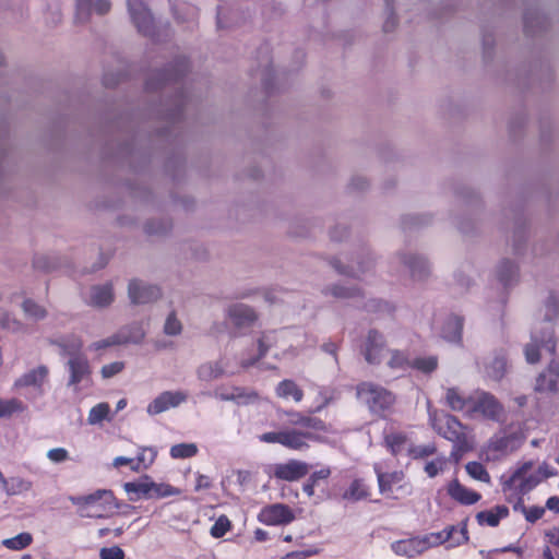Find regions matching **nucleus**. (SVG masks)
<instances>
[{
	"label": "nucleus",
	"instance_id": "obj_21",
	"mask_svg": "<svg viewBox=\"0 0 559 559\" xmlns=\"http://www.w3.org/2000/svg\"><path fill=\"white\" fill-rule=\"evenodd\" d=\"M108 0H76V19L86 22L94 11L97 14H105L110 10Z\"/></svg>",
	"mask_w": 559,
	"mask_h": 559
},
{
	"label": "nucleus",
	"instance_id": "obj_20",
	"mask_svg": "<svg viewBox=\"0 0 559 559\" xmlns=\"http://www.w3.org/2000/svg\"><path fill=\"white\" fill-rule=\"evenodd\" d=\"M447 491L453 500L464 506L475 504L481 498L478 492L463 486L457 479H453L448 484Z\"/></svg>",
	"mask_w": 559,
	"mask_h": 559
},
{
	"label": "nucleus",
	"instance_id": "obj_46",
	"mask_svg": "<svg viewBox=\"0 0 559 559\" xmlns=\"http://www.w3.org/2000/svg\"><path fill=\"white\" fill-rule=\"evenodd\" d=\"M150 486H151V488H150L148 499L165 498V497L175 496V495L180 493L179 489H177L168 484H163V483L158 484V483L151 481Z\"/></svg>",
	"mask_w": 559,
	"mask_h": 559
},
{
	"label": "nucleus",
	"instance_id": "obj_50",
	"mask_svg": "<svg viewBox=\"0 0 559 559\" xmlns=\"http://www.w3.org/2000/svg\"><path fill=\"white\" fill-rule=\"evenodd\" d=\"M466 473L474 479L490 483V475L479 462H468L465 466Z\"/></svg>",
	"mask_w": 559,
	"mask_h": 559
},
{
	"label": "nucleus",
	"instance_id": "obj_27",
	"mask_svg": "<svg viewBox=\"0 0 559 559\" xmlns=\"http://www.w3.org/2000/svg\"><path fill=\"white\" fill-rule=\"evenodd\" d=\"M385 444L392 454L411 453L413 443L402 432H393L385 436Z\"/></svg>",
	"mask_w": 559,
	"mask_h": 559
},
{
	"label": "nucleus",
	"instance_id": "obj_32",
	"mask_svg": "<svg viewBox=\"0 0 559 559\" xmlns=\"http://www.w3.org/2000/svg\"><path fill=\"white\" fill-rule=\"evenodd\" d=\"M276 395L281 399L288 400L292 397L296 403H299L304 397L302 390L293 380H283L276 386Z\"/></svg>",
	"mask_w": 559,
	"mask_h": 559
},
{
	"label": "nucleus",
	"instance_id": "obj_23",
	"mask_svg": "<svg viewBox=\"0 0 559 559\" xmlns=\"http://www.w3.org/2000/svg\"><path fill=\"white\" fill-rule=\"evenodd\" d=\"M392 550L400 556L415 557L426 551V544L423 537L397 540L392 544Z\"/></svg>",
	"mask_w": 559,
	"mask_h": 559
},
{
	"label": "nucleus",
	"instance_id": "obj_56",
	"mask_svg": "<svg viewBox=\"0 0 559 559\" xmlns=\"http://www.w3.org/2000/svg\"><path fill=\"white\" fill-rule=\"evenodd\" d=\"M468 540V533H467V524L466 522H462L459 526H456V532L451 536V539H449L448 547L454 548L457 546H461Z\"/></svg>",
	"mask_w": 559,
	"mask_h": 559
},
{
	"label": "nucleus",
	"instance_id": "obj_44",
	"mask_svg": "<svg viewBox=\"0 0 559 559\" xmlns=\"http://www.w3.org/2000/svg\"><path fill=\"white\" fill-rule=\"evenodd\" d=\"M331 475L330 467H323L319 471L313 472L308 480L304 484L302 490L308 497H312L314 495V487L319 480H323L329 478Z\"/></svg>",
	"mask_w": 559,
	"mask_h": 559
},
{
	"label": "nucleus",
	"instance_id": "obj_57",
	"mask_svg": "<svg viewBox=\"0 0 559 559\" xmlns=\"http://www.w3.org/2000/svg\"><path fill=\"white\" fill-rule=\"evenodd\" d=\"M182 331V324L180 320L177 318L176 313L170 312L164 323V333L166 335L176 336L179 335Z\"/></svg>",
	"mask_w": 559,
	"mask_h": 559
},
{
	"label": "nucleus",
	"instance_id": "obj_37",
	"mask_svg": "<svg viewBox=\"0 0 559 559\" xmlns=\"http://www.w3.org/2000/svg\"><path fill=\"white\" fill-rule=\"evenodd\" d=\"M226 401H233L238 405L255 404L260 401L258 392L242 388H234V396H223Z\"/></svg>",
	"mask_w": 559,
	"mask_h": 559
},
{
	"label": "nucleus",
	"instance_id": "obj_59",
	"mask_svg": "<svg viewBox=\"0 0 559 559\" xmlns=\"http://www.w3.org/2000/svg\"><path fill=\"white\" fill-rule=\"evenodd\" d=\"M231 527V523L227 516H219L211 527V535L215 538L223 537Z\"/></svg>",
	"mask_w": 559,
	"mask_h": 559
},
{
	"label": "nucleus",
	"instance_id": "obj_51",
	"mask_svg": "<svg viewBox=\"0 0 559 559\" xmlns=\"http://www.w3.org/2000/svg\"><path fill=\"white\" fill-rule=\"evenodd\" d=\"M373 267V260L368 257L366 261H358L357 266H350L349 271H345L335 264V269H337L341 273L348 274L354 277H361L366 273L370 272Z\"/></svg>",
	"mask_w": 559,
	"mask_h": 559
},
{
	"label": "nucleus",
	"instance_id": "obj_45",
	"mask_svg": "<svg viewBox=\"0 0 559 559\" xmlns=\"http://www.w3.org/2000/svg\"><path fill=\"white\" fill-rule=\"evenodd\" d=\"M33 542V537L29 533L23 532L12 538L2 540V545L11 550H21L26 548Z\"/></svg>",
	"mask_w": 559,
	"mask_h": 559
},
{
	"label": "nucleus",
	"instance_id": "obj_34",
	"mask_svg": "<svg viewBox=\"0 0 559 559\" xmlns=\"http://www.w3.org/2000/svg\"><path fill=\"white\" fill-rule=\"evenodd\" d=\"M378 477L379 488L382 493H390L393 490V486L400 484L404 479L402 472L382 473L376 467Z\"/></svg>",
	"mask_w": 559,
	"mask_h": 559
},
{
	"label": "nucleus",
	"instance_id": "obj_39",
	"mask_svg": "<svg viewBox=\"0 0 559 559\" xmlns=\"http://www.w3.org/2000/svg\"><path fill=\"white\" fill-rule=\"evenodd\" d=\"M369 495L368 487L361 479H355L344 491L343 499L352 502L367 498Z\"/></svg>",
	"mask_w": 559,
	"mask_h": 559
},
{
	"label": "nucleus",
	"instance_id": "obj_15",
	"mask_svg": "<svg viewBox=\"0 0 559 559\" xmlns=\"http://www.w3.org/2000/svg\"><path fill=\"white\" fill-rule=\"evenodd\" d=\"M273 476L280 480L296 481L309 473V465L298 460L273 465Z\"/></svg>",
	"mask_w": 559,
	"mask_h": 559
},
{
	"label": "nucleus",
	"instance_id": "obj_12",
	"mask_svg": "<svg viewBox=\"0 0 559 559\" xmlns=\"http://www.w3.org/2000/svg\"><path fill=\"white\" fill-rule=\"evenodd\" d=\"M187 400L188 393L185 391H164L147 405L146 411L150 415H157L179 406Z\"/></svg>",
	"mask_w": 559,
	"mask_h": 559
},
{
	"label": "nucleus",
	"instance_id": "obj_14",
	"mask_svg": "<svg viewBox=\"0 0 559 559\" xmlns=\"http://www.w3.org/2000/svg\"><path fill=\"white\" fill-rule=\"evenodd\" d=\"M294 520L295 515L293 510L283 503L266 506L259 514V521L265 525H285Z\"/></svg>",
	"mask_w": 559,
	"mask_h": 559
},
{
	"label": "nucleus",
	"instance_id": "obj_43",
	"mask_svg": "<svg viewBox=\"0 0 559 559\" xmlns=\"http://www.w3.org/2000/svg\"><path fill=\"white\" fill-rule=\"evenodd\" d=\"M22 310L24 312V316L32 321H39L46 318L47 311L46 309L35 302L32 299H25L22 302Z\"/></svg>",
	"mask_w": 559,
	"mask_h": 559
},
{
	"label": "nucleus",
	"instance_id": "obj_30",
	"mask_svg": "<svg viewBox=\"0 0 559 559\" xmlns=\"http://www.w3.org/2000/svg\"><path fill=\"white\" fill-rule=\"evenodd\" d=\"M58 345L61 348V354L67 356L68 358H72L75 356H84L82 354L83 342L80 336H64L60 338Z\"/></svg>",
	"mask_w": 559,
	"mask_h": 559
},
{
	"label": "nucleus",
	"instance_id": "obj_24",
	"mask_svg": "<svg viewBox=\"0 0 559 559\" xmlns=\"http://www.w3.org/2000/svg\"><path fill=\"white\" fill-rule=\"evenodd\" d=\"M474 395L465 396L459 389L449 388L445 392V403L454 412L471 414Z\"/></svg>",
	"mask_w": 559,
	"mask_h": 559
},
{
	"label": "nucleus",
	"instance_id": "obj_54",
	"mask_svg": "<svg viewBox=\"0 0 559 559\" xmlns=\"http://www.w3.org/2000/svg\"><path fill=\"white\" fill-rule=\"evenodd\" d=\"M447 465L448 459L445 456H438L435 460L427 462L425 464L424 471L430 478H433L442 473Z\"/></svg>",
	"mask_w": 559,
	"mask_h": 559
},
{
	"label": "nucleus",
	"instance_id": "obj_58",
	"mask_svg": "<svg viewBox=\"0 0 559 559\" xmlns=\"http://www.w3.org/2000/svg\"><path fill=\"white\" fill-rule=\"evenodd\" d=\"M121 334H114L107 338L93 342L88 348L90 350L99 352L115 345H121Z\"/></svg>",
	"mask_w": 559,
	"mask_h": 559
},
{
	"label": "nucleus",
	"instance_id": "obj_29",
	"mask_svg": "<svg viewBox=\"0 0 559 559\" xmlns=\"http://www.w3.org/2000/svg\"><path fill=\"white\" fill-rule=\"evenodd\" d=\"M463 321L457 316H452L447 319L443 324L441 335L444 340L451 343H459L462 337Z\"/></svg>",
	"mask_w": 559,
	"mask_h": 559
},
{
	"label": "nucleus",
	"instance_id": "obj_47",
	"mask_svg": "<svg viewBox=\"0 0 559 559\" xmlns=\"http://www.w3.org/2000/svg\"><path fill=\"white\" fill-rule=\"evenodd\" d=\"M156 451L152 448H143L136 456V463L131 466L132 471L139 472L142 468H147L153 464L156 457Z\"/></svg>",
	"mask_w": 559,
	"mask_h": 559
},
{
	"label": "nucleus",
	"instance_id": "obj_40",
	"mask_svg": "<svg viewBox=\"0 0 559 559\" xmlns=\"http://www.w3.org/2000/svg\"><path fill=\"white\" fill-rule=\"evenodd\" d=\"M118 334H121V344H140L145 337V330L141 324L134 323L121 330Z\"/></svg>",
	"mask_w": 559,
	"mask_h": 559
},
{
	"label": "nucleus",
	"instance_id": "obj_38",
	"mask_svg": "<svg viewBox=\"0 0 559 559\" xmlns=\"http://www.w3.org/2000/svg\"><path fill=\"white\" fill-rule=\"evenodd\" d=\"M485 370L489 378L496 381L502 379L507 371V360L504 356H497L491 358L486 362Z\"/></svg>",
	"mask_w": 559,
	"mask_h": 559
},
{
	"label": "nucleus",
	"instance_id": "obj_64",
	"mask_svg": "<svg viewBox=\"0 0 559 559\" xmlns=\"http://www.w3.org/2000/svg\"><path fill=\"white\" fill-rule=\"evenodd\" d=\"M47 457L52 463H62L69 460V452L64 448H53L47 452Z\"/></svg>",
	"mask_w": 559,
	"mask_h": 559
},
{
	"label": "nucleus",
	"instance_id": "obj_28",
	"mask_svg": "<svg viewBox=\"0 0 559 559\" xmlns=\"http://www.w3.org/2000/svg\"><path fill=\"white\" fill-rule=\"evenodd\" d=\"M383 362L393 371H405L411 367V359L407 353L401 349L390 348Z\"/></svg>",
	"mask_w": 559,
	"mask_h": 559
},
{
	"label": "nucleus",
	"instance_id": "obj_8",
	"mask_svg": "<svg viewBox=\"0 0 559 559\" xmlns=\"http://www.w3.org/2000/svg\"><path fill=\"white\" fill-rule=\"evenodd\" d=\"M388 350L390 348L385 345L384 336L376 330H370L361 348L365 360L369 365H380L384 361Z\"/></svg>",
	"mask_w": 559,
	"mask_h": 559
},
{
	"label": "nucleus",
	"instance_id": "obj_49",
	"mask_svg": "<svg viewBox=\"0 0 559 559\" xmlns=\"http://www.w3.org/2000/svg\"><path fill=\"white\" fill-rule=\"evenodd\" d=\"M411 367L424 373H430L438 367V358L436 356L418 357L411 360Z\"/></svg>",
	"mask_w": 559,
	"mask_h": 559
},
{
	"label": "nucleus",
	"instance_id": "obj_19",
	"mask_svg": "<svg viewBox=\"0 0 559 559\" xmlns=\"http://www.w3.org/2000/svg\"><path fill=\"white\" fill-rule=\"evenodd\" d=\"M86 298V302L95 308H105L111 305L114 301L115 295L112 290V285L110 283H105L102 285L92 286L88 290Z\"/></svg>",
	"mask_w": 559,
	"mask_h": 559
},
{
	"label": "nucleus",
	"instance_id": "obj_63",
	"mask_svg": "<svg viewBox=\"0 0 559 559\" xmlns=\"http://www.w3.org/2000/svg\"><path fill=\"white\" fill-rule=\"evenodd\" d=\"M99 557L100 559H123L124 551L118 546L105 547L100 549Z\"/></svg>",
	"mask_w": 559,
	"mask_h": 559
},
{
	"label": "nucleus",
	"instance_id": "obj_3",
	"mask_svg": "<svg viewBox=\"0 0 559 559\" xmlns=\"http://www.w3.org/2000/svg\"><path fill=\"white\" fill-rule=\"evenodd\" d=\"M544 319L547 325L540 331L535 328L532 332L531 342L525 346L524 354L528 364L539 361V349L545 348L550 354H555L556 342L554 340V331L551 323L559 316V296L550 294L544 304Z\"/></svg>",
	"mask_w": 559,
	"mask_h": 559
},
{
	"label": "nucleus",
	"instance_id": "obj_33",
	"mask_svg": "<svg viewBox=\"0 0 559 559\" xmlns=\"http://www.w3.org/2000/svg\"><path fill=\"white\" fill-rule=\"evenodd\" d=\"M286 331H267L262 333L258 340L259 357L265 356V354L274 346H277L278 342L286 335Z\"/></svg>",
	"mask_w": 559,
	"mask_h": 559
},
{
	"label": "nucleus",
	"instance_id": "obj_48",
	"mask_svg": "<svg viewBox=\"0 0 559 559\" xmlns=\"http://www.w3.org/2000/svg\"><path fill=\"white\" fill-rule=\"evenodd\" d=\"M25 409L24 404L17 399H0V418L10 417L14 413Z\"/></svg>",
	"mask_w": 559,
	"mask_h": 559
},
{
	"label": "nucleus",
	"instance_id": "obj_10",
	"mask_svg": "<svg viewBox=\"0 0 559 559\" xmlns=\"http://www.w3.org/2000/svg\"><path fill=\"white\" fill-rule=\"evenodd\" d=\"M480 413L491 420H499L503 415V406L488 392H476L471 407V414Z\"/></svg>",
	"mask_w": 559,
	"mask_h": 559
},
{
	"label": "nucleus",
	"instance_id": "obj_11",
	"mask_svg": "<svg viewBox=\"0 0 559 559\" xmlns=\"http://www.w3.org/2000/svg\"><path fill=\"white\" fill-rule=\"evenodd\" d=\"M49 369L40 365L20 376L13 383L15 390L34 388L40 395L44 394V385L48 382Z\"/></svg>",
	"mask_w": 559,
	"mask_h": 559
},
{
	"label": "nucleus",
	"instance_id": "obj_42",
	"mask_svg": "<svg viewBox=\"0 0 559 559\" xmlns=\"http://www.w3.org/2000/svg\"><path fill=\"white\" fill-rule=\"evenodd\" d=\"M110 414V406L108 403L102 402L96 404L90 409L88 416H87V423L90 425H98L105 419L111 420Z\"/></svg>",
	"mask_w": 559,
	"mask_h": 559
},
{
	"label": "nucleus",
	"instance_id": "obj_55",
	"mask_svg": "<svg viewBox=\"0 0 559 559\" xmlns=\"http://www.w3.org/2000/svg\"><path fill=\"white\" fill-rule=\"evenodd\" d=\"M324 294H330L335 298L349 299L359 295V290L344 285H335L333 287L326 288Z\"/></svg>",
	"mask_w": 559,
	"mask_h": 559
},
{
	"label": "nucleus",
	"instance_id": "obj_60",
	"mask_svg": "<svg viewBox=\"0 0 559 559\" xmlns=\"http://www.w3.org/2000/svg\"><path fill=\"white\" fill-rule=\"evenodd\" d=\"M124 368V364L122 361H115L107 365H104L100 369V374L104 379H109L118 373H120Z\"/></svg>",
	"mask_w": 559,
	"mask_h": 559
},
{
	"label": "nucleus",
	"instance_id": "obj_22",
	"mask_svg": "<svg viewBox=\"0 0 559 559\" xmlns=\"http://www.w3.org/2000/svg\"><path fill=\"white\" fill-rule=\"evenodd\" d=\"M397 259L405 265L415 280H424L429 274V264L421 257L415 254H400Z\"/></svg>",
	"mask_w": 559,
	"mask_h": 559
},
{
	"label": "nucleus",
	"instance_id": "obj_52",
	"mask_svg": "<svg viewBox=\"0 0 559 559\" xmlns=\"http://www.w3.org/2000/svg\"><path fill=\"white\" fill-rule=\"evenodd\" d=\"M198 453V448L194 443H179L170 449V455L174 459H188Z\"/></svg>",
	"mask_w": 559,
	"mask_h": 559
},
{
	"label": "nucleus",
	"instance_id": "obj_36",
	"mask_svg": "<svg viewBox=\"0 0 559 559\" xmlns=\"http://www.w3.org/2000/svg\"><path fill=\"white\" fill-rule=\"evenodd\" d=\"M512 502H513V510L515 512L522 513L524 515L525 520L530 523H535L545 513V508H543V507L534 506V507L526 508L523 504L522 498L513 499Z\"/></svg>",
	"mask_w": 559,
	"mask_h": 559
},
{
	"label": "nucleus",
	"instance_id": "obj_41",
	"mask_svg": "<svg viewBox=\"0 0 559 559\" xmlns=\"http://www.w3.org/2000/svg\"><path fill=\"white\" fill-rule=\"evenodd\" d=\"M151 481L152 480L146 476L136 481L126 483L124 490L130 495L134 493L136 496L135 499H139L141 497L148 499ZM131 500H134V498H131Z\"/></svg>",
	"mask_w": 559,
	"mask_h": 559
},
{
	"label": "nucleus",
	"instance_id": "obj_26",
	"mask_svg": "<svg viewBox=\"0 0 559 559\" xmlns=\"http://www.w3.org/2000/svg\"><path fill=\"white\" fill-rule=\"evenodd\" d=\"M496 275L501 285L507 288L518 282L519 267L513 262L504 260L497 266Z\"/></svg>",
	"mask_w": 559,
	"mask_h": 559
},
{
	"label": "nucleus",
	"instance_id": "obj_6",
	"mask_svg": "<svg viewBox=\"0 0 559 559\" xmlns=\"http://www.w3.org/2000/svg\"><path fill=\"white\" fill-rule=\"evenodd\" d=\"M433 429L443 438L455 443L459 451H468L472 447L464 433L462 424L452 415H444L441 418L431 417Z\"/></svg>",
	"mask_w": 559,
	"mask_h": 559
},
{
	"label": "nucleus",
	"instance_id": "obj_4",
	"mask_svg": "<svg viewBox=\"0 0 559 559\" xmlns=\"http://www.w3.org/2000/svg\"><path fill=\"white\" fill-rule=\"evenodd\" d=\"M69 499L76 507L81 518H106L117 508L114 493L106 489H98L90 495L73 496Z\"/></svg>",
	"mask_w": 559,
	"mask_h": 559
},
{
	"label": "nucleus",
	"instance_id": "obj_18",
	"mask_svg": "<svg viewBox=\"0 0 559 559\" xmlns=\"http://www.w3.org/2000/svg\"><path fill=\"white\" fill-rule=\"evenodd\" d=\"M226 313L230 322L239 329L251 326L258 319L255 311L243 304L229 306Z\"/></svg>",
	"mask_w": 559,
	"mask_h": 559
},
{
	"label": "nucleus",
	"instance_id": "obj_13",
	"mask_svg": "<svg viewBox=\"0 0 559 559\" xmlns=\"http://www.w3.org/2000/svg\"><path fill=\"white\" fill-rule=\"evenodd\" d=\"M535 392L542 394L559 393V361L552 359L535 381Z\"/></svg>",
	"mask_w": 559,
	"mask_h": 559
},
{
	"label": "nucleus",
	"instance_id": "obj_7",
	"mask_svg": "<svg viewBox=\"0 0 559 559\" xmlns=\"http://www.w3.org/2000/svg\"><path fill=\"white\" fill-rule=\"evenodd\" d=\"M524 437L521 433L499 435L490 439L485 454L487 460H496L518 450L523 443Z\"/></svg>",
	"mask_w": 559,
	"mask_h": 559
},
{
	"label": "nucleus",
	"instance_id": "obj_17",
	"mask_svg": "<svg viewBox=\"0 0 559 559\" xmlns=\"http://www.w3.org/2000/svg\"><path fill=\"white\" fill-rule=\"evenodd\" d=\"M128 294L132 304L142 305L156 300L160 296V290L155 285L132 280L128 286Z\"/></svg>",
	"mask_w": 559,
	"mask_h": 559
},
{
	"label": "nucleus",
	"instance_id": "obj_61",
	"mask_svg": "<svg viewBox=\"0 0 559 559\" xmlns=\"http://www.w3.org/2000/svg\"><path fill=\"white\" fill-rule=\"evenodd\" d=\"M386 19L383 24L384 32H392L395 28L396 20L393 12L392 0H385Z\"/></svg>",
	"mask_w": 559,
	"mask_h": 559
},
{
	"label": "nucleus",
	"instance_id": "obj_16",
	"mask_svg": "<svg viewBox=\"0 0 559 559\" xmlns=\"http://www.w3.org/2000/svg\"><path fill=\"white\" fill-rule=\"evenodd\" d=\"M130 16L138 31L143 35L151 36L153 34V19L141 0H128Z\"/></svg>",
	"mask_w": 559,
	"mask_h": 559
},
{
	"label": "nucleus",
	"instance_id": "obj_5",
	"mask_svg": "<svg viewBox=\"0 0 559 559\" xmlns=\"http://www.w3.org/2000/svg\"><path fill=\"white\" fill-rule=\"evenodd\" d=\"M357 395L372 413L379 415L391 409L395 403V396L392 392L372 382L359 383Z\"/></svg>",
	"mask_w": 559,
	"mask_h": 559
},
{
	"label": "nucleus",
	"instance_id": "obj_9",
	"mask_svg": "<svg viewBox=\"0 0 559 559\" xmlns=\"http://www.w3.org/2000/svg\"><path fill=\"white\" fill-rule=\"evenodd\" d=\"M66 368L69 373L67 385L73 388L74 391H79L81 383L87 384L91 381L92 367L85 355L68 358Z\"/></svg>",
	"mask_w": 559,
	"mask_h": 559
},
{
	"label": "nucleus",
	"instance_id": "obj_53",
	"mask_svg": "<svg viewBox=\"0 0 559 559\" xmlns=\"http://www.w3.org/2000/svg\"><path fill=\"white\" fill-rule=\"evenodd\" d=\"M0 328L5 329L13 333L24 332L26 326L20 320L14 317H11L7 312L0 313Z\"/></svg>",
	"mask_w": 559,
	"mask_h": 559
},
{
	"label": "nucleus",
	"instance_id": "obj_2",
	"mask_svg": "<svg viewBox=\"0 0 559 559\" xmlns=\"http://www.w3.org/2000/svg\"><path fill=\"white\" fill-rule=\"evenodd\" d=\"M557 471L547 463L534 468L532 461L523 463L511 476L502 479V492L508 502L533 490L544 479L556 476Z\"/></svg>",
	"mask_w": 559,
	"mask_h": 559
},
{
	"label": "nucleus",
	"instance_id": "obj_62",
	"mask_svg": "<svg viewBox=\"0 0 559 559\" xmlns=\"http://www.w3.org/2000/svg\"><path fill=\"white\" fill-rule=\"evenodd\" d=\"M477 521L479 524L484 525H488V526H497L499 524V516H497L495 514L493 511L489 510V511H481L479 512L477 515Z\"/></svg>",
	"mask_w": 559,
	"mask_h": 559
},
{
	"label": "nucleus",
	"instance_id": "obj_31",
	"mask_svg": "<svg viewBox=\"0 0 559 559\" xmlns=\"http://www.w3.org/2000/svg\"><path fill=\"white\" fill-rule=\"evenodd\" d=\"M2 488L9 496L22 495L29 491L33 488V483L22 477L4 478Z\"/></svg>",
	"mask_w": 559,
	"mask_h": 559
},
{
	"label": "nucleus",
	"instance_id": "obj_25",
	"mask_svg": "<svg viewBox=\"0 0 559 559\" xmlns=\"http://www.w3.org/2000/svg\"><path fill=\"white\" fill-rule=\"evenodd\" d=\"M225 373V362L222 359L206 361L199 366L197 376L200 381L212 382Z\"/></svg>",
	"mask_w": 559,
	"mask_h": 559
},
{
	"label": "nucleus",
	"instance_id": "obj_35",
	"mask_svg": "<svg viewBox=\"0 0 559 559\" xmlns=\"http://www.w3.org/2000/svg\"><path fill=\"white\" fill-rule=\"evenodd\" d=\"M456 532L455 525L447 526L441 532L437 533H430L423 537V540H425L426 544V550H428L431 547H436L445 543H449V539H451V536Z\"/></svg>",
	"mask_w": 559,
	"mask_h": 559
},
{
	"label": "nucleus",
	"instance_id": "obj_1",
	"mask_svg": "<svg viewBox=\"0 0 559 559\" xmlns=\"http://www.w3.org/2000/svg\"><path fill=\"white\" fill-rule=\"evenodd\" d=\"M278 416L286 417L285 428L278 431H270L259 438L265 443H278L289 450L304 451L309 448V441L316 439V431H325V424L309 415L297 411H281Z\"/></svg>",
	"mask_w": 559,
	"mask_h": 559
}]
</instances>
